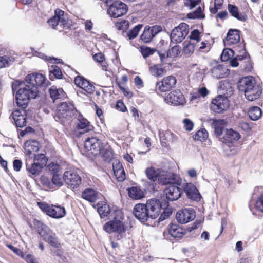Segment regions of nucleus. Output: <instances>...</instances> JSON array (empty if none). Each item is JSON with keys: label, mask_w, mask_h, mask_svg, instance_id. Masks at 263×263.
Here are the masks:
<instances>
[{"label": "nucleus", "mask_w": 263, "mask_h": 263, "mask_svg": "<svg viewBox=\"0 0 263 263\" xmlns=\"http://www.w3.org/2000/svg\"><path fill=\"white\" fill-rule=\"evenodd\" d=\"M13 94L15 93L16 104L22 108L28 106L31 99H35L39 95V90L29 82L16 80L11 84Z\"/></svg>", "instance_id": "obj_1"}, {"label": "nucleus", "mask_w": 263, "mask_h": 263, "mask_svg": "<svg viewBox=\"0 0 263 263\" xmlns=\"http://www.w3.org/2000/svg\"><path fill=\"white\" fill-rule=\"evenodd\" d=\"M110 220L107 222L103 227L107 233H114L115 238L120 240L125 236L126 227L123 222L124 216L120 210H116L109 216Z\"/></svg>", "instance_id": "obj_2"}, {"label": "nucleus", "mask_w": 263, "mask_h": 263, "mask_svg": "<svg viewBox=\"0 0 263 263\" xmlns=\"http://www.w3.org/2000/svg\"><path fill=\"white\" fill-rule=\"evenodd\" d=\"M77 113V111L73 104L63 102L58 106L53 116L55 121L67 126L75 119Z\"/></svg>", "instance_id": "obj_3"}, {"label": "nucleus", "mask_w": 263, "mask_h": 263, "mask_svg": "<svg viewBox=\"0 0 263 263\" xmlns=\"http://www.w3.org/2000/svg\"><path fill=\"white\" fill-rule=\"evenodd\" d=\"M33 224L39 234L44 240L54 248L60 247V243L58 241L55 233L47 226L36 219L33 221Z\"/></svg>", "instance_id": "obj_4"}, {"label": "nucleus", "mask_w": 263, "mask_h": 263, "mask_svg": "<svg viewBox=\"0 0 263 263\" xmlns=\"http://www.w3.org/2000/svg\"><path fill=\"white\" fill-rule=\"evenodd\" d=\"M37 204L43 212L52 218L59 219L66 215L65 209L63 206L53 204L49 205L45 202H38Z\"/></svg>", "instance_id": "obj_5"}, {"label": "nucleus", "mask_w": 263, "mask_h": 263, "mask_svg": "<svg viewBox=\"0 0 263 263\" xmlns=\"http://www.w3.org/2000/svg\"><path fill=\"white\" fill-rule=\"evenodd\" d=\"M189 32V25L185 23H181L172 30L170 34L171 42L175 44L181 43Z\"/></svg>", "instance_id": "obj_6"}, {"label": "nucleus", "mask_w": 263, "mask_h": 263, "mask_svg": "<svg viewBox=\"0 0 263 263\" xmlns=\"http://www.w3.org/2000/svg\"><path fill=\"white\" fill-rule=\"evenodd\" d=\"M145 206L148 211L150 219H155L159 215L160 210L168 206V204L165 202L164 204H162L159 200L154 198L148 200Z\"/></svg>", "instance_id": "obj_7"}, {"label": "nucleus", "mask_w": 263, "mask_h": 263, "mask_svg": "<svg viewBox=\"0 0 263 263\" xmlns=\"http://www.w3.org/2000/svg\"><path fill=\"white\" fill-rule=\"evenodd\" d=\"M229 106V101L227 97L218 95L213 99L210 108L212 111L217 114H221Z\"/></svg>", "instance_id": "obj_8"}, {"label": "nucleus", "mask_w": 263, "mask_h": 263, "mask_svg": "<svg viewBox=\"0 0 263 263\" xmlns=\"http://www.w3.org/2000/svg\"><path fill=\"white\" fill-rule=\"evenodd\" d=\"M158 182L160 184L162 185L176 184L181 185L182 183V179L177 174L165 172L161 171V173L158 176Z\"/></svg>", "instance_id": "obj_9"}, {"label": "nucleus", "mask_w": 263, "mask_h": 263, "mask_svg": "<svg viewBox=\"0 0 263 263\" xmlns=\"http://www.w3.org/2000/svg\"><path fill=\"white\" fill-rule=\"evenodd\" d=\"M127 7L126 4L121 1L114 2L109 5L107 9L108 14L115 18L120 17L126 13Z\"/></svg>", "instance_id": "obj_10"}, {"label": "nucleus", "mask_w": 263, "mask_h": 263, "mask_svg": "<svg viewBox=\"0 0 263 263\" xmlns=\"http://www.w3.org/2000/svg\"><path fill=\"white\" fill-rule=\"evenodd\" d=\"M185 234V231L179 225L171 223L167 231L163 232V236L166 239L173 241L174 239L182 238Z\"/></svg>", "instance_id": "obj_11"}, {"label": "nucleus", "mask_w": 263, "mask_h": 263, "mask_svg": "<svg viewBox=\"0 0 263 263\" xmlns=\"http://www.w3.org/2000/svg\"><path fill=\"white\" fill-rule=\"evenodd\" d=\"M63 180L65 183L71 189H76L81 183V178L73 171H66L63 175Z\"/></svg>", "instance_id": "obj_12"}, {"label": "nucleus", "mask_w": 263, "mask_h": 263, "mask_svg": "<svg viewBox=\"0 0 263 263\" xmlns=\"http://www.w3.org/2000/svg\"><path fill=\"white\" fill-rule=\"evenodd\" d=\"M162 31V27L160 25L146 26L143 33L140 36V39L144 43H149L157 34Z\"/></svg>", "instance_id": "obj_13"}, {"label": "nucleus", "mask_w": 263, "mask_h": 263, "mask_svg": "<svg viewBox=\"0 0 263 263\" xmlns=\"http://www.w3.org/2000/svg\"><path fill=\"white\" fill-rule=\"evenodd\" d=\"M196 213L192 208H185L178 211L176 215L177 221L181 224L186 223L195 219Z\"/></svg>", "instance_id": "obj_14"}, {"label": "nucleus", "mask_w": 263, "mask_h": 263, "mask_svg": "<svg viewBox=\"0 0 263 263\" xmlns=\"http://www.w3.org/2000/svg\"><path fill=\"white\" fill-rule=\"evenodd\" d=\"M74 81L75 84L82 89V90H79L77 92L78 95L80 93L85 94L84 92L89 94H91L94 92L95 90V86L84 77L77 76Z\"/></svg>", "instance_id": "obj_15"}, {"label": "nucleus", "mask_w": 263, "mask_h": 263, "mask_svg": "<svg viewBox=\"0 0 263 263\" xmlns=\"http://www.w3.org/2000/svg\"><path fill=\"white\" fill-rule=\"evenodd\" d=\"M240 134L238 132L232 129H226L224 130V136L222 137L221 142L224 145H228L231 147L233 145V143L237 141L240 138Z\"/></svg>", "instance_id": "obj_16"}, {"label": "nucleus", "mask_w": 263, "mask_h": 263, "mask_svg": "<svg viewBox=\"0 0 263 263\" xmlns=\"http://www.w3.org/2000/svg\"><path fill=\"white\" fill-rule=\"evenodd\" d=\"M84 147L88 151H91L92 154L97 155L100 153L102 144L100 139L96 137H92L85 140Z\"/></svg>", "instance_id": "obj_17"}, {"label": "nucleus", "mask_w": 263, "mask_h": 263, "mask_svg": "<svg viewBox=\"0 0 263 263\" xmlns=\"http://www.w3.org/2000/svg\"><path fill=\"white\" fill-rule=\"evenodd\" d=\"M133 214L138 220L143 223L145 222L150 218L146 206L142 203L137 204L135 205Z\"/></svg>", "instance_id": "obj_18"}, {"label": "nucleus", "mask_w": 263, "mask_h": 263, "mask_svg": "<svg viewBox=\"0 0 263 263\" xmlns=\"http://www.w3.org/2000/svg\"><path fill=\"white\" fill-rule=\"evenodd\" d=\"M176 80L175 77L170 76L162 79L160 82H157L156 90L160 92L170 91L176 84Z\"/></svg>", "instance_id": "obj_19"}, {"label": "nucleus", "mask_w": 263, "mask_h": 263, "mask_svg": "<svg viewBox=\"0 0 263 263\" xmlns=\"http://www.w3.org/2000/svg\"><path fill=\"white\" fill-rule=\"evenodd\" d=\"M240 31L236 29L229 30L226 37L223 40L225 46H231L240 42Z\"/></svg>", "instance_id": "obj_20"}, {"label": "nucleus", "mask_w": 263, "mask_h": 263, "mask_svg": "<svg viewBox=\"0 0 263 263\" xmlns=\"http://www.w3.org/2000/svg\"><path fill=\"white\" fill-rule=\"evenodd\" d=\"M179 186L176 184H173L170 185L164 190V193L167 200L172 201H175L181 197L182 192L181 189Z\"/></svg>", "instance_id": "obj_21"}, {"label": "nucleus", "mask_w": 263, "mask_h": 263, "mask_svg": "<svg viewBox=\"0 0 263 263\" xmlns=\"http://www.w3.org/2000/svg\"><path fill=\"white\" fill-rule=\"evenodd\" d=\"M182 186L188 198L196 201H199L200 200L201 196L195 185L193 184L186 183L183 184Z\"/></svg>", "instance_id": "obj_22"}, {"label": "nucleus", "mask_w": 263, "mask_h": 263, "mask_svg": "<svg viewBox=\"0 0 263 263\" xmlns=\"http://www.w3.org/2000/svg\"><path fill=\"white\" fill-rule=\"evenodd\" d=\"M24 109H16L11 115L16 127L22 128L26 125V112Z\"/></svg>", "instance_id": "obj_23"}, {"label": "nucleus", "mask_w": 263, "mask_h": 263, "mask_svg": "<svg viewBox=\"0 0 263 263\" xmlns=\"http://www.w3.org/2000/svg\"><path fill=\"white\" fill-rule=\"evenodd\" d=\"M256 84L255 78L252 76L243 77L239 79L237 84L238 89L240 91L245 92Z\"/></svg>", "instance_id": "obj_24"}, {"label": "nucleus", "mask_w": 263, "mask_h": 263, "mask_svg": "<svg viewBox=\"0 0 263 263\" xmlns=\"http://www.w3.org/2000/svg\"><path fill=\"white\" fill-rule=\"evenodd\" d=\"M165 100L174 105H183L185 102L183 95L178 90L171 92Z\"/></svg>", "instance_id": "obj_25"}, {"label": "nucleus", "mask_w": 263, "mask_h": 263, "mask_svg": "<svg viewBox=\"0 0 263 263\" xmlns=\"http://www.w3.org/2000/svg\"><path fill=\"white\" fill-rule=\"evenodd\" d=\"M25 82H29L38 89L39 86H42L45 82V77L40 73L28 74L25 77Z\"/></svg>", "instance_id": "obj_26"}, {"label": "nucleus", "mask_w": 263, "mask_h": 263, "mask_svg": "<svg viewBox=\"0 0 263 263\" xmlns=\"http://www.w3.org/2000/svg\"><path fill=\"white\" fill-rule=\"evenodd\" d=\"M257 198L254 206L255 209L263 213V187H255L252 196V200Z\"/></svg>", "instance_id": "obj_27"}, {"label": "nucleus", "mask_w": 263, "mask_h": 263, "mask_svg": "<svg viewBox=\"0 0 263 263\" xmlns=\"http://www.w3.org/2000/svg\"><path fill=\"white\" fill-rule=\"evenodd\" d=\"M262 88L258 84H255L251 89L245 92V96L247 100L253 101L258 99L262 93Z\"/></svg>", "instance_id": "obj_28"}, {"label": "nucleus", "mask_w": 263, "mask_h": 263, "mask_svg": "<svg viewBox=\"0 0 263 263\" xmlns=\"http://www.w3.org/2000/svg\"><path fill=\"white\" fill-rule=\"evenodd\" d=\"M212 127L214 129V133L216 137L220 141L222 137L224 136V121L223 120H212Z\"/></svg>", "instance_id": "obj_29"}, {"label": "nucleus", "mask_w": 263, "mask_h": 263, "mask_svg": "<svg viewBox=\"0 0 263 263\" xmlns=\"http://www.w3.org/2000/svg\"><path fill=\"white\" fill-rule=\"evenodd\" d=\"M232 49L234 51L235 55L238 57L241 62L249 57V54L245 49V45L243 43L235 44Z\"/></svg>", "instance_id": "obj_30"}, {"label": "nucleus", "mask_w": 263, "mask_h": 263, "mask_svg": "<svg viewBox=\"0 0 263 263\" xmlns=\"http://www.w3.org/2000/svg\"><path fill=\"white\" fill-rule=\"evenodd\" d=\"M78 120L77 127L79 129L83 130V133H87L93 130V127L90 123L85 118H83L81 115H79L77 119Z\"/></svg>", "instance_id": "obj_31"}, {"label": "nucleus", "mask_w": 263, "mask_h": 263, "mask_svg": "<svg viewBox=\"0 0 263 263\" xmlns=\"http://www.w3.org/2000/svg\"><path fill=\"white\" fill-rule=\"evenodd\" d=\"M50 98L54 102L58 100H62L66 97V93L62 88H57L55 86H52L49 90Z\"/></svg>", "instance_id": "obj_32"}, {"label": "nucleus", "mask_w": 263, "mask_h": 263, "mask_svg": "<svg viewBox=\"0 0 263 263\" xmlns=\"http://www.w3.org/2000/svg\"><path fill=\"white\" fill-rule=\"evenodd\" d=\"M228 9L231 15L237 20L241 22H245L247 21L248 18L247 15L244 13H239L238 9L236 6L232 4H228Z\"/></svg>", "instance_id": "obj_33"}, {"label": "nucleus", "mask_w": 263, "mask_h": 263, "mask_svg": "<svg viewBox=\"0 0 263 263\" xmlns=\"http://www.w3.org/2000/svg\"><path fill=\"white\" fill-rule=\"evenodd\" d=\"M213 76L217 79L226 77L229 74L228 70L221 65L214 66L212 69Z\"/></svg>", "instance_id": "obj_34"}, {"label": "nucleus", "mask_w": 263, "mask_h": 263, "mask_svg": "<svg viewBox=\"0 0 263 263\" xmlns=\"http://www.w3.org/2000/svg\"><path fill=\"white\" fill-rule=\"evenodd\" d=\"M82 197L90 202H95L98 199V193L92 188H87L83 191Z\"/></svg>", "instance_id": "obj_35"}, {"label": "nucleus", "mask_w": 263, "mask_h": 263, "mask_svg": "<svg viewBox=\"0 0 263 263\" xmlns=\"http://www.w3.org/2000/svg\"><path fill=\"white\" fill-rule=\"evenodd\" d=\"M128 194L129 197L135 200L142 199L144 196V192L139 186H132L129 188Z\"/></svg>", "instance_id": "obj_36"}, {"label": "nucleus", "mask_w": 263, "mask_h": 263, "mask_svg": "<svg viewBox=\"0 0 263 263\" xmlns=\"http://www.w3.org/2000/svg\"><path fill=\"white\" fill-rule=\"evenodd\" d=\"M39 149V143L36 140L28 141L25 143V150L28 155H31L32 152H36Z\"/></svg>", "instance_id": "obj_37"}, {"label": "nucleus", "mask_w": 263, "mask_h": 263, "mask_svg": "<svg viewBox=\"0 0 263 263\" xmlns=\"http://www.w3.org/2000/svg\"><path fill=\"white\" fill-rule=\"evenodd\" d=\"M26 170L29 176L34 175L36 176L39 175V173L43 168L40 165L36 164L34 162L29 164L28 162L26 163Z\"/></svg>", "instance_id": "obj_38"}, {"label": "nucleus", "mask_w": 263, "mask_h": 263, "mask_svg": "<svg viewBox=\"0 0 263 263\" xmlns=\"http://www.w3.org/2000/svg\"><path fill=\"white\" fill-rule=\"evenodd\" d=\"M49 77L51 81H53L54 79H60L62 78V71L57 65H52L49 69Z\"/></svg>", "instance_id": "obj_39"}, {"label": "nucleus", "mask_w": 263, "mask_h": 263, "mask_svg": "<svg viewBox=\"0 0 263 263\" xmlns=\"http://www.w3.org/2000/svg\"><path fill=\"white\" fill-rule=\"evenodd\" d=\"M262 115L261 109L257 106L250 108L248 111V116L250 119L253 121L258 120Z\"/></svg>", "instance_id": "obj_40"}, {"label": "nucleus", "mask_w": 263, "mask_h": 263, "mask_svg": "<svg viewBox=\"0 0 263 263\" xmlns=\"http://www.w3.org/2000/svg\"><path fill=\"white\" fill-rule=\"evenodd\" d=\"M161 173V170H156L154 167L147 168L146 170L145 173L147 178L151 181H155L157 179L158 180V176Z\"/></svg>", "instance_id": "obj_41"}, {"label": "nucleus", "mask_w": 263, "mask_h": 263, "mask_svg": "<svg viewBox=\"0 0 263 263\" xmlns=\"http://www.w3.org/2000/svg\"><path fill=\"white\" fill-rule=\"evenodd\" d=\"M151 72L155 76L160 77H162L165 72V69L162 67L161 65H154L149 67Z\"/></svg>", "instance_id": "obj_42"}, {"label": "nucleus", "mask_w": 263, "mask_h": 263, "mask_svg": "<svg viewBox=\"0 0 263 263\" xmlns=\"http://www.w3.org/2000/svg\"><path fill=\"white\" fill-rule=\"evenodd\" d=\"M234 56V51L232 48H225L222 52L220 58L222 61L227 62Z\"/></svg>", "instance_id": "obj_43"}, {"label": "nucleus", "mask_w": 263, "mask_h": 263, "mask_svg": "<svg viewBox=\"0 0 263 263\" xmlns=\"http://www.w3.org/2000/svg\"><path fill=\"white\" fill-rule=\"evenodd\" d=\"M142 27L143 25L142 24H138L126 33V35L129 40H132L136 37Z\"/></svg>", "instance_id": "obj_44"}, {"label": "nucleus", "mask_w": 263, "mask_h": 263, "mask_svg": "<svg viewBox=\"0 0 263 263\" xmlns=\"http://www.w3.org/2000/svg\"><path fill=\"white\" fill-rule=\"evenodd\" d=\"M98 212L101 218H104L107 216L108 214H109L110 216L112 214L110 213V210L109 205L106 204L98 206Z\"/></svg>", "instance_id": "obj_45"}, {"label": "nucleus", "mask_w": 263, "mask_h": 263, "mask_svg": "<svg viewBox=\"0 0 263 263\" xmlns=\"http://www.w3.org/2000/svg\"><path fill=\"white\" fill-rule=\"evenodd\" d=\"M193 137L195 140L203 141L208 137V133L206 129L203 128L197 131Z\"/></svg>", "instance_id": "obj_46"}, {"label": "nucleus", "mask_w": 263, "mask_h": 263, "mask_svg": "<svg viewBox=\"0 0 263 263\" xmlns=\"http://www.w3.org/2000/svg\"><path fill=\"white\" fill-rule=\"evenodd\" d=\"M47 159L44 154L34 155V162L43 168L46 165Z\"/></svg>", "instance_id": "obj_47"}, {"label": "nucleus", "mask_w": 263, "mask_h": 263, "mask_svg": "<svg viewBox=\"0 0 263 263\" xmlns=\"http://www.w3.org/2000/svg\"><path fill=\"white\" fill-rule=\"evenodd\" d=\"M183 52L186 55H190L194 52L195 50V45L190 42L185 41L183 44Z\"/></svg>", "instance_id": "obj_48"}, {"label": "nucleus", "mask_w": 263, "mask_h": 263, "mask_svg": "<svg viewBox=\"0 0 263 263\" xmlns=\"http://www.w3.org/2000/svg\"><path fill=\"white\" fill-rule=\"evenodd\" d=\"M180 53V47L178 45L173 46L167 51V57L175 58Z\"/></svg>", "instance_id": "obj_49"}, {"label": "nucleus", "mask_w": 263, "mask_h": 263, "mask_svg": "<svg viewBox=\"0 0 263 263\" xmlns=\"http://www.w3.org/2000/svg\"><path fill=\"white\" fill-rule=\"evenodd\" d=\"M188 16L190 18H204V14L202 12V9L200 7H199L193 13H189Z\"/></svg>", "instance_id": "obj_50"}, {"label": "nucleus", "mask_w": 263, "mask_h": 263, "mask_svg": "<svg viewBox=\"0 0 263 263\" xmlns=\"http://www.w3.org/2000/svg\"><path fill=\"white\" fill-rule=\"evenodd\" d=\"M129 22L126 20H119L116 23V26L118 30H125L129 27Z\"/></svg>", "instance_id": "obj_51"}, {"label": "nucleus", "mask_w": 263, "mask_h": 263, "mask_svg": "<svg viewBox=\"0 0 263 263\" xmlns=\"http://www.w3.org/2000/svg\"><path fill=\"white\" fill-rule=\"evenodd\" d=\"M249 58L250 55H249V57L245 60L246 61L243 62L242 64H240L241 66L243 67V70L247 72H251L253 68L252 63Z\"/></svg>", "instance_id": "obj_52"}, {"label": "nucleus", "mask_w": 263, "mask_h": 263, "mask_svg": "<svg viewBox=\"0 0 263 263\" xmlns=\"http://www.w3.org/2000/svg\"><path fill=\"white\" fill-rule=\"evenodd\" d=\"M114 173L118 181L122 182L125 180L126 175L124 168L121 171H116Z\"/></svg>", "instance_id": "obj_53"}, {"label": "nucleus", "mask_w": 263, "mask_h": 263, "mask_svg": "<svg viewBox=\"0 0 263 263\" xmlns=\"http://www.w3.org/2000/svg\"><path fill=\"white\" fill-rule=\"evenodd\" d=\"M156 50L152 49L149 47H144L141 48V54L144 58L152 55L155 53Z\"/></svg>", "instance_id": "obj_54"}, {"label": "nucleus", "mask_w": 263, "mask_h": 263, "mask_svg": "<svg viewBox=\"0 0 263 263\" xmlns=\"http://www.w3.org/2000/svg\"><path fill=\"white\" fill-rule=\"evenodd\" d=\"M52 181L53 184L59 186L62 185V180L60 176L57 173H54L52 178Z\"/></svg>", "instance_id": "obj_55"}, {"label": "nucleus", "mask_w": 263, "mask_h": 263, "mask_svg": "<svg viewBox=\"0 0 263 263\" xmlns=\"http://www.w3.org/2000/svg\"><path fill=\"white\" fill-rule=\"evenodd\" d=\"M185 129L187 131H191L193 129L194 126L193 122L189 119H185L183 121Z\"/></svg>", "instance_id": "obj_56"}, {"label": "nucleus", "mask_w": 263, "mask_h": 263, "mask_svg": "<svg viewBox=\"0 0 263 263\" xmlns=\"http://www.w3.org/2000/svg\"><path fill=\"white\" fill-rule=\"evenodd\" d=\"M199 35L200 32L199 30L198 29H194L191 32L190 38L191 40H195L198 42L200 41Z\"/></svg>", "instance_id": "obj_57"}, {"label": "nucleus", "mask_w": 263, "mask_h": 263, "mask_svg": "<svg viewBox=\"0 0 263 263\" xmlns=\"http://www.w3.org/2000/svg\"><path fill=\"white\" fill-rule=\"evenodd\" d=\"M166 208V207L163 209V212L161 214L159 217V220L160 221H163L165 220L166 218L169 217L172 214V211L168 209H165Z\"/></svg>", "instance_id": "obj_58"}, {"label": "nucleus", "mask_w": 263, "mask_h": 263, "mask_svg": "<svg viewBox=\"0 0 263 263\" xmlns=\"http://www.w3.org/2000/svg\"><path fill=\"white\" fill-rule=\"evenodd\" d=\"M8 247L15 254L19 256H21L22 258L24 257L23 252L21 251V249L17 248L15 247H14L11 244L7 245Z\"/></svg>", "instance_id": "obj_59"}, {"label": "nucleus", "mask_w": 263, "mask_h": 263, "mask_svg": "<svg viewBox=\"0 0 263 263\" xmlns=\"http://www.w3.org/2000/svg\"><path fill=\"white\" fill-rule=\"evenodd\" d=\"M112 168L114 173L118 171H121L123 169L122 163L118 160H115L112 163Z\"/></svg>", "instance_id": "obj_60"}, {"label": "nucleus", "mask_w": 263, "mask_h": 263, "mask_svg": "<svg viewBox=\"0 0 263 263\" xmlns=\"http://www.w3.org/2000/svg\"><path fill=\"white\" fill-rule=\"evenodd\" d=\"M239 126L245 131H249L252 128V126L250 123L243 121H240L239 123Z\"/></svg>", "instance_id": "obj_61"}, {"label": "nucleus", "mask_w": 263, "mask_h": 263, "mask_svg": "<svg viewBox=\"0 0 263 263\" xmlns=\"http://www.w3.org/2000/svg\"><path fill=\"white\" fill-rule=\"evenodd\" d=\"M22 166V162L21 160L15 159L13 162V167L14 170L16 172H19Z\"/></svg>", "instance_id": "obj_62"}, {"label": "nucleus", "mask_w": 263, "mask_h": 263, "mask_svg": "<svg viewBox=\"0 0 263 263\" xmlns=\"http://www.w3.org/2000/svg\"><path fill=\"white\" fill-rule=\"evenodd\" d=\"M93 59L95 61H97V62H98L99 63H103V61H104L105 57H104V55L102 53L100 52V53L95 54L93 56Z\"/></svg>", "instance_id": "obj_63"}, {"label": "nucleus", "mask_w": 263, "mask_h": 263, "mask_svg": "<svg viewBox=\"0 0 263 263\" xmlns=\"http://www.w3.org/2000/svg\"><path fill=\"white\" fill-rule=\"evenodd\" d=\"M116 108L122 111V112H125L126 110V107L123 102L121 101H118L117 102L116 105Z\"/></svg>", "instance_id": "obj_64"}]
</instances>
